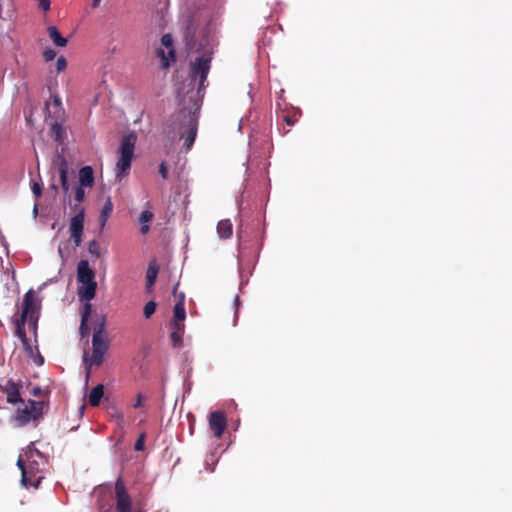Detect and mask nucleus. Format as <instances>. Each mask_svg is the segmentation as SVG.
Here are the masks:
<instances>
[{
  "label": "nucleus",
  "mask_w": 512,
  "mask_h": 512,
  "mask_svg": "<svg viewBox=\"0 0 512 512\" xmlns=\"http://www.w3.org/2000/svg\"><path fill=\"white\" fill-rule=\"evenodd\" d=\"M184 330H178L173 325V331L170 334V338L174 347L180 346L182 343V334Z\"/></svg>",
  "instance_id": "obj_26"
},
{
  "label": "nucleus",
  "mask_w": 512,
  "mask_h": 512,
  "mask_svg": "<svg viewBox=\"0 0 512 512\" xmlns=\"http://www.w3.org/2000/svg\"><path fill=\"white\" fill-rule=\"evenodd\" d=\"M51 136L58 143H62L65 137V129L59 122L55 121L51 124Z\"/></svg>",
  "instance_id": "obj_23"
},
{
  "label": "nucleus",
  "mask_w": 512,
  "mask_h": 512,
  "mask_svg": "<svg viewBox=\"0 0 512 512\" xmlns=\"http://www.w3.org/2000/svg\"><path fill=\"white\" fill-rule=\"evenodd\" d=\"M77 281L81 284L78 288L79 298L85 301L92 300L96 295L97 282L95 272L87 260H80L77 265Z\"/></svg>",
  "instance_id": "obj_1"
},
{
  "label": "nucleus",
  "mask_w": 512,
  "mask_h": 512,
  "mask_svg": "<svg viewBox=\"0 0 512 512\" xmlns=\"http://www.w3.org/2000/svg\"><path fill=\"white\" fill-rule=\"evenodd\" d=\"M40 301L37 299L35 292L30 289L28 290L23 299L22 312L19 317L33 322L34 326L38 321Z\"/></svg>",
  "instance_id": "obj_5"
},
{
  "label": "nucleus",
  "mask_w": 512,
  "mask_h": 512,
  "mask_svg": "<svg viewBox=\"0 0 512 512\" xmlns=\"http://www.w3.org/2000/svg\"><path fill=\"white\" fill-rule=\"evenodd\" d=\"M159 173L161 174V176L166 179L167 178V175H168V170H167V167L165 165L164 162H162L159 166Z\"/></svg>",
  "instance_id": "obj_40"
},
{
  "label": "nucleus",
  "mask_w": 512,
  "mask_h": 512,
  "mask_svg": "<svg viewBox=\"0 0 512 512\" xmlns=\"http://www.w3.org/2000/svg\"><path fill=\"white\" fill-rule=\"evenodd\" d=\"M283 120L289 125V126H292L294 125V123L297 121V118L295 117V115H285L283 117Z\"/></svg>",
  "instance_id": "obj_38"
},
{
  "label": "nucleus",
  "mask_w": 512,
  "mask_h": 512,
  "mask_svg": "<svg viewBox=\"0 0 512 512\" xmlns=\"http://www.w3.org/2000/svg\"><path fill=\"white\" fill-rule=\"evenodd\" d=\"M158 272H159V267L157 266V264L155 262H151L149 264V266L147 268V272H146V288L148 291L152 290V288L156 282Z\"/></svg>",
  "instance_id": "obj_18"
},
{
  "label": "nucleus",
  "mask_w": 512,
  "mask_h": 512,
  "mask_svg": "<svg viewBox=\"0 0 512 512\" xmlns=\"http://www.w3.org/2000/svg\"><path fill=\"white\" fill-rule=\"evenodd\" d=\"M27 319H24L22 317H18L14 323H15V335L21 340L24 346L30 347L29 340L26 335L25 331V323Z\"/></svg>",
  "instance_id": "obj_16"
},
{
  "label": "nucleus",
  "mask_w": 512,
  "mask_h": 512,
  "mask_svg": "<svg viewBox=\"0 0 512 512\" xmlns=\"http://www.w3.org/2000/svg\"><path fill=\"white\" fill-rule=\"evenodd\" d=\"M43 57L47 62L52 61L56 57V51H54L53 49H46L43 52Z\"/></svg>",
  "instance_id": "obj_33"
},
{
  "label": "nucleus",
  "mask_w": 512,
  "mask_h": 512,
  "mask_svg": "<svg viewBox=\"0 0 512 512\" xmlns=\"http://www.w3.org/2000/svg\"><path fill=\"white\" fill-rule=\"evenodd\" d=\"M27 469L30 471L29 477H30L33 481H35V480L33 479V477H34V468H33V466H32V465H29V467H27Z\"/></svg>",
  "instance_id": "obj_44"
},
{
  "label": "nucleus",
  "mask_w": 512,
  "mask_h": 512,
  "mask_svg": "<svg viewBox=\"0 0 512 512\" xmlns=\"http://www.w3.org/2000/svg\"><path fill=\"white\" fill-rule=\"evenodd\" d=\"M197 135V119L193 116H189L188 130L184 135V146L190 149L194 144Z\"/></svg>",
  "instance_id": "obj_13"
},
{
  "label": "nucleus",
  "mask_w": 512,
  "mask_h": 512,
  "mask_svg": "<svg viewBox=\"0 0 512 512\" xmlns=\"http://www.w3.org/2000/svg\"><path fill=\"white\" fill-rule=\"evenodd\" d=\"M41 394H42V389H41L39 386L34 387V388L32 389V395H33V396L38 397V396H40Z\"/></svg>",
  "instance_id": "obj_43"
},
{
  "label": "nucleus",
  "mask_w": 512,
  "mask_h": 512,
  "mask_svg": "<svg viewBox=\"0 0 512 512\" xmlns=\"http://www.w3.org/2000/svg\"><path fill=\"white\" fill-rule=\"evenodd\" d=\"M85 198V192H84V187L82 186H78L76 189H75V200L78 202V203H81Z\"/></svg>",
  "instance_id": "obj_32"
},
{
  "label": "nucleus",
  "mask_w": 512,
  "mask_h": 512,
  "mask_svg": "<svg viewBox=\"0 0 512 512\" xmlns=\"http://www.w3.org/2000/svg\"><path fill=\"white\" fill-rule=\"evenodd\" d=\"M84 218L85 210L83 207H80L76 215L73 216L70 220L69 232L71 240L75 247L80 246L82 242V236L84 231Z\"/></svg>",
  "instance_id": "obj_6"
},
{
  "label": "nucleus",
  "mask_w": 512,
  "mask_h": 512,
  "mask_svg": "<svg viewBox=\"0 0 512 512\" xmlns=\"http://www.w3.org/2000/svg\"><path fill=\"white\" fill-rule=\"evenodd\" d=\"M156 307H157V304L155 301L151 300L149 302H147L143 308V315L146 319H149L151 318V316L155 313L156 311Z\"/></svg>",
  "instance_id": "obj_27"
},
{
  "label": "nucleus",
  "mask_w": 512,
  "mask_h": 512,
  "mask_svg": "<svg viewBox=\"0 0 512 512\" xmlns=\"http://www.w3.org/2000/svg\"><path fill=\"white\" fill-rule=\"evenodd\" d=\"M17 466L21 470V483H22V485L25 486V487L33 486L35 488H38L40 483H41V480L43 479V477L40 476L37 479H35V481H33L29 477L30 471L27 469V467L25 466L24 461L21 458H18Z\"/></svg>",
  "instance_id": "obj_12"
},
{
  "label": "nucleus",
  "mask_w": 512,
  "mask_h": 512,
  "mask_svg": "<svg viewBox=\"0 0 512 512\" xmlns=\"http://www.w3.org/2000/svg\"><path fill=\"white\" fill-rule=\"evenodd\" d=\"M47 33L52 42L58 47H65L67 45V39L63 37L56 26H49Z\"/></svg>",
  "instance_id": "obj_20"
},
{
  "label": "nucleus",
  "mask_w": 512,
  "mask_h": 512,
  "mask_svg": "<svg viewBox=\"0 0 512 512\" xmlns=\"http://www.w3.org/2000/svg\"><path fill=\"white\" fill-rule=\"evenodd\" d=\"M7 11L5 12L4 14V11H3V4H1L0 6V15L3 19H12L13 16H14V4L12 1H7Z\"/></svg>",
  "instance_id": "obj_28"
},
{
  "label": "nucleus",
  "mask_w": 512,
  "mask_h": 512,
  "mask_svg": "<svg viewBox=\"0 0 512 512\" xmlns=\"http://www.w3.org/2000/svg\"><path fill=\"white\" fill-rule=\"evenodd\" d=\"M143 396L141 393L137 394L136 402L133 404V408L137 409L142 406Z\"/></svg>",
  "instance_id": "obj_41"
},
{
  "label": "nucleus",
  "mask_w": 512,
  "mask_h": 512,
  "mask_svg": "<svg viewBox=\"0 0 512 512\" xmlns=\"http://www.w3.org/2000/svg\"><path fill=\"white\" fill-rule=\"evenodd\" d=\"M49 409L48 400H29L28 405L24 408H19L16 411L14 420L20 427L26 426L30 422H38L43 418V415L47 413Z\"/></svg>",
  "instance_id": "obj_3"
},
{
  "label": "nucleus",
  "mask_w": 512,
  "mask_h": 512,
  "mask_svg": "<svg viewBox=\"0 0 512 512\" xmlns=\"http://www.w3.org/2000/svg\"><path fill=\"white\" fill-rule=\"evenodd\" d=\"M39 358H40V364H42L43 363V358L41 356Z\"/></svg>",
  "instance_id": "obj_47"
},
{
  "label": "nucleus",
  "mask_w": 512,
  "mask_h": 512,
  "mask_svg": "<svg viewBox=\"0 0 512 512\" xmlns=\"http://www.w3.org/2000/svg\"><path fill=\"white\" fill-rule=\"evenodd\" d=\"M136 140L137 137L134 132L124 135L121 139L119 147L120 156L115 167L116 177L118 179L129 174L131 162L134 157Z\"/></svg>",
  "instance_id": "obj_2"
},
{
  "label": "nucleus",
  "mask_w": 512,
  "mask_h": 512,
  "mask_svg": "<svg viewBox=\"0 0 512 512\" xmlns=\"http://www.w3.org/2000/svg\"><path fill=\"white\" fill-rule=\"evenodd\" d=\"M88 251H89L90 254H92L96 258H99L100 255H101V253H100V245H99V243L96 240H92V241L89 242V244H88Z\"/></svg>",
  "instance_id": "obj_30"
},
{
  "label": "nucleus",
  "mask_w": 512,
  "mask_h": 512,
  "mask_svg": "<svg viewBox=\"0 0 512 512\" xmlns=\"http://www.w3.org/2000/svg\"><path fill=\"white\" fill-rule=\"evenodd\" d=\"M93 335L108 337L106 331V317L101 315L93 329Z\"/></svg>",
  "instance_id": "obj_25"
},
{
  "label": "nucleus",
  "mask_w": 512,
  "mask_h": 512,
  "mask_svg": "<svg viewBox=\"0 0 512 512\" xmlns=\"http://www.w3.org/2000/svg\"><path fill=\"white\" fill-rule=\"evenodd\" d=\"M144 440H145V435L141 434L135 443L136 451H142L144 449V446H145Z\"/></svg>",
  "instance_id": "obj_34"
},
{
  "label": "nucleus",
  "mask_w": 512,
  "mask_h": 512,
  "mask_svg": "<svg viewBox=\"0 0 512 512\" xmlns=\"http://www.w3.org/2000/svg\"><path fill=\"white\" fill-rule=\"evenodd\" d=\"M162 44L166 47H169L172 44V38L169 34H165L162 36Z\"/></svg>",
  "instance_id": "obj_39"
},
{
  "label": "nucleus",
  "mask_w": 512,
  "mask_h": 512,
  "mask_svg": "<svg viewBox=\"0 0 512 512\" xmlns=\"http://www.w3.org/2000/svg\"><path fill=\"white\" fill-rule=\"evenodd\" d=\"M186 317V311L183 303V298L174 306V326L178 330H184L183 321Z\"/></svg>",
  "instance_id": "obj_14"
},
{
  "label": "nucleus",
  "mask_w": 512,
  "mask_h": 512,
  "mask_svg": "<svg viewBox=\"0 0 512 512\" xmlns=\"http://www.w3.org/2000/svg\"><path fill=\"white\" fill-rule=\"evenodd\" d=\"M110 346L108 337L93 335L92 336V353L88 357L87 353H84L83 359L86 365L99 366L103 362L104 354L107 352Z\"/></svg>",
  "instance_id": "obj_4"
},
{
  "label": "nucleus",
  "mask_w": 512,
  "mask_h": 512,
  "mask_svg": "<svg viewBox=\"0 0 512 512\" xmlns=\"http://www.w3.org/2000/svg\"><path fill=\"white\" fill-rule=\"evenodd\" d=\"M38 2L39 7L43 11H48L50 9V0H36Z\"/></svg>",
  "instance_id": "obj_35"
},
{
  "label": "nucleus",
  "mask_w": 512,
  "mask_h": 512,
  "mask_svg": "<svg viewBox=\"0 0 512 512\" xmlns=\"http://www.w3.org/2000/svg\"><path fill=\"white\" fill-rule=\"evenodd\" d=\"M100 1H101V0H93V2H92V7H93V8L98 7V6H99V4H100Z\"/></svg>",
  "instance_id": "obj_45"
},
{
  "label": "nucleus",
  "mask_w": 512,
  "mask_h": 512,
  "mask_svg": "<svg viewBox=\"0 0 512 512\" xmlns=\"http://www.w3.org/2000/svg\"><path fill=\"white\" fill-rule=\"evenodd\" d=\"M210 62L211 59L209 57L200 56L191 64L190 76L193 79L199 76V90L204 88V82L210 70Z\"/></svg>",
  "instance_id": "obj_8"
},
{
  "label": "nucleus",
  "mask_w": 512,
  "mask_h": 512,
  "mask_svg": "<svg viewBox=\"0 0 512 512\" xmlns=\"http://www.w3.org/2000/svg\"><path fill=\"white\" fill-rule=\"evenodd\" d=\"M79 183L82 187H92L94 184V172L91 166H84L79 170Z\"/></svg>",
  "instance_id": "obj_15"
},
{
  "label": "nucleus",
  "mask_w": 512,
  "mask_h": 512,
  "mask_svg": "<svg viewBox=\"0 0 512 512\" xmlns=\"http://www.w3.org/2000/svg\"><path fill=\"white\" fill-rule=\"evenodd\" d=\"M103 396H104V385L98 384L91 390V392L88 396V402L92 407H97L100 404Z\"/></svg>",
  "instance_id": "obj_19"
},
{
  "label": "nucleus",
  "mask_w": 512,
  "mask_h": 512,
  "mask_svg": "<svg viewBox=\"0 0 512 512\" xmlns=\"http://www.w3.org/2000/svg\"><path fill=\"white\" fill-rule=\"evenodd\" d=\"M53 107L56 108L58 110V112H61L62 111V103H61V99L59 96L55 95L53 97Z\"/></svg>",
  "instance_id": "obj_36"
},
{
  "label": "nucleus",
  "mask_w": 512,
  "mask_h": 512,
  "mask_svg": "<svg viewBox=\"0 0 512 512\" xmlns=\"http://www.w3.org/2000/svg\"><path fill=\"white\" fill-rule=\"evenodd\" d=\"M91 311L92 305L89 303V301H86L81 311L82 326H85V322H88Z\"/></svg>",
  "instance_id": "obj_29"
},
{
  "label": "nucleus",
  "mask_w": 512,
  "mask_h": 512,
  "mask_svg": "<svg viewBox=\"0 0 512 512\" xmlns=\"http://www.w3.org/2000/svg\"><path fill=\"white\" fill-rule=\"evenodd\" d=\"M21 382L8 379L0 384V391L6 395V400L10 404L23 403L20 395Z\"/></svg>",
  "instance_id": "obj_9"
},
{
  "label": "nucleus",
  "mask_w": 512,
  "mask_h": 512,
  "mask_svg": "<svg viewBox=\"0 0 512 512\" xmlns=\"http://www.w3.org/2000/svg\"><path fill=\"white\" fill-rule=\"evenodd\" d=\"M32 191L34 193V195L38 198L41 196L42 194V188H41V185L39 183H34L33 186H32Z\"/></svg>",
  "instance_id": "obj_37"
},
{
  "label": "nucleus",
  "mask_w": 512,
  "mask_h": 512,
  "mask_svg": "<svg viewBox=\"0 0 512 512\" xmlns=\"http://www.w3.org/2000/svg\"><path fill=\"white\" fill-rule=\"evenodd\" d=\"M234 302H235V305H236V306H238V305H239V297H238V296H236V297H235V301H234Z\"/></svg>",
  "instance_id": "obj_46"
},
{
  "label": "nucleus",
  "mask_w": 512,
  "mask_h": 512,
  "mask_svg": "<svg viewBox=\"0 0 512 512\" xmlns=\"http://www.w3.org/2000/svg\"><path fill=\"white\" fill-rule=\"evenodd\" d=\"M67 67V61L64 56H60L56 61V69L58 72H62Z\"/></svg>",
  "instance_id": "obj_31"
},
{
  "label": "nucleus",
  "mask_w": 512,
  "mask_h": 512,
  "mask_svg": "<svg viewBox=\"0 0 512 512\" xmlns=\"http://www.w3.org/2000/svg\"><path fill=\"white\" fill-rule=\"evenodd\" d=\"M108 414L111 417V419L113 421H115L116 425L119 428H124V426H125V419H124V415L121 412V410H119L116 406H111L108 409Z\"/></svg>",
  "instance_id": "obj_22"
},
{
  "label": "nucleus",
  "mask_w": 512,
  "mask_h": 512,
  "mask_svg": "<svg viewBox=\"0 0 512 512\" xmlns=\"http://www.w3.org/2000/svg\"><path fill=\"white\" fill-rule=\"evenodd\" d=\"M217 233L220 238L228 239L232 236L233 226L229 219L220 220L217 224Z\"/></svg>",
  "instance_id": "obj_17"
},
{
  "label": "nucleus",
  "mask_w": 512,
  "mask_h": 512,
  "mask_svg": "<svg viewBox=\"0 0 512 512\" xmlns=\"http://www.w3.org/2000/svg\"><path fill=\"white\" fill-rule=\"evenodd\" d=\"M227 426V418L224 412L214 411L209 416V427L214 436L220 438Z\"/></svg>",
  "instance_id": "obj_10"
},
{
  "label": "nucleus",
  "mask_w": 512,
  "mask_h": 512,
  "mask_svg": "<svg viewBox=\"0 0 512 512\" xmlns=\"http://www.w3.org/2000/svg\"><path fill=\"white\" fill-rule=\"evenodd\" d=\"M54 164L58 166L61 187L65 195L69 196L70 185L68 182V162L63 155L57 154Z\"/></svg>",
  "instance_id": "obj_11"
},
{
  "label": "nucleus",
  "mask_w": 512,
  "mask_h": 512,
  "mask_svg": "<svg viewBox=\"0 0 512 512\" xmlns=\"http://www.w3.org/2000/svg\"><path fill=\"white\" fill-rule=\"evenodd\" d=\"M115 499L117 512H131L132 500L121 478L115 482Z\"/></svg>",
  "instance_id": "obj_7"
},
{
  "label": "nucleus",
  "mask_w": 512,
  "mask_h": 512,
  "mask_svg": "<svg viewBox=\"0 0 512 512\" xmlns=\"http://www.w3.org/2000/svg\"><path fill=\"white\" fill-rule=\"evenodd\" d=\"M89 328L87 325V322H85V326H82V323L80 324V333L82 336H85L88 334Z\"/></svg>",
  "instance_id": "obj_42"
},
{
  "label": "nucleus",
  "mask_w": 512,
  "mask_h": 512,
  "mask_svg": "<svg viewBox=\"0 0 512 512\" xmlns=\"http://www.w3.org/2000/svg\"><path fill=\"white\" fill-rule=\"evenodd\" d=\"M113 211V204L110 197H107L104 206L102 207L101 214L99 217V222L101 227H104L108 218L110 217Z\"/></svg>",
  "instance_id": "obj_21"
},
{
  "label": "nucleus",
  "mask_w": 512,
  "mask_h": 512,
  "mask_svg": "<svg viewBox=\"0 0 512 512\" xmlns=\"http://www.w3.org/2000/svg\"><path fill=\"white\" fill-rule=\"evenodd\" d=\"M153 219V213L149 210H144L139 217V222L142 224L140 228V232L142 234H147L149 231V226L147 225Z\"/></svg>",
  "instance_id": "obj_24"
}]
</instances>
